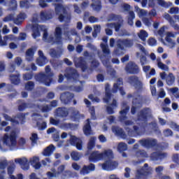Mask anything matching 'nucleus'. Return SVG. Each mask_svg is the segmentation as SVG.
<instances>
[{
	"mask_svg": "<svg viewBox=\"0 0 179 179\" xmlns=\"http://www.w3.org/2000/svg\"><path fill=\"white\" fill-rule=\"evenodd\" d=\"M45 72L46 74L41 72L36 74L34 76L35 80L39 83H43L45 86H50L52 82V76H54V73L51 72V66L50 65L45 66Z\"/></svg>",
	"mask_w": 179,
	"mask_h": 179,
	"instance_id": "1",
	"label": "nucleus"
},
{
	"mask_svg": "<svg viewBox=\"0 0 179 179\" xmlns=\"http://www.w3.org/2000/svg\"><path fill=\"white\" fill-rule=\"evenodd\" d=\"M55 38H54L53 36L48 37V32L44 31L43 36V40H46L47 43L52 44V45H54V44H57V45H62V28L59 27L55 28Z\"/></svg>",
	"mask_w": 179,
	"mask_h": 179,
	"instance_id": "2",
	"label": "nucleus"
},
{
	"mask_svg": "<svg viewBox=\"0 0 179 179\" xmlns=\"http://www.w3.org/2000/svg\"><path fill=\"white\" fill-rule=\"evenodd\" d=\"M108 19L109 21L113 20L114 22H118L108 24V27H114L115 31H120V29H121L122 26L121 23L124 22L122 17L120 15L110 13L108 15Z\"/></svg>",
	"mask_w": 179,
	"mask_h": 179,
	"instance_id": "3",
	"label": "nucleus"
},
{
	"mask_svg": "<svg viewBox=\"0 0 179 179\" xmlns=\"http://www.w3.org/2000/svg\"><path fill=\"white\" fill-rule=\"evenodd\" d=\"M17 138L16 131H11L10 136L8 134H4L3 142L6 146H15L17 144Z\"/></svg>",
	"mask_w": 179,
	"mask_h": 179,
	"instance_id": "4",
	"label": "nucleus"
},
{
	"mask_svg": "<svg viewBox=\"0 0 179 179\" xmlns=\"http://www.w3.org/2000/svg\"><path fill=\"white\" fill-rule=\"evenodd\" d=\"M27 15L26 13H20L16 18H15L13 17V14H10L8 16L5 17L3 20V22H12V20H13L15 24H20L21 23L23 22V20H24V19H26Z\"/></svg>",
	"mask_w": 179,
	"mask_h": 179,
	"instance_id": "5",
	"label": "nucleus"
},
{
	"mask_svg": "<svg viewBox=\"0 0 179 179\" xmlns=\"http://www.w3.org/2000/svg\"><path fill=\"white\" fill-rule=\"evenodd\" d=\"M126 72L130 75H138L141 72V69L136 63L134 62H129L124 68Z\"/></svg>",
	"mask_w": 179,
	"mask_h": 179,
	"instance_id": "6",
	"label": "nucleus"
},
{
	"mask_svg": "<svg viewBox=\"0 0 179 179\" xmlns=\"http://www.w3.org/2000/svg\"><path fill=\"white\" fill-rule=\"evenodd\" d=\"M138 143L143 148H146L147 149H150L152 148H156V145H157V139L156 138H143L138 141Z\"/></svg>",
	"mask_w": 179,
	"mask_h": 179,
	"instance_id": "7",
	"label": "nucleus"
},
{
	"mask_svg": "<svg viewBox=\"0 0 179 179\" xmlns=\"http://www.w3.org/2000/svg\"><path fill=\"white\" fill-rule=\"evenodd\" d=\"M64 76L68 80H73L74 82L78 81V79H79L78 71L72 67L66 69Z\"/></svg>",
	"mask_w": 179,
	"mask_h": 179,
	"instance_id": "8",
	"label": "nucleus"
},
{
	"mask_svg": "<svg viewBox=\"0 0 179 179\" xmlns=\"http://www.w3.org/2000/svg\"><path fill=\"white\" fill-rule=\"evenodd\" d=\"M128 111H129V106H127L124 109L120 111V116L119 117V121L120 122H124V125L129 126L132 125L134 122L132 120H127L128 117L127 114H128Z\"/></svg>",
	"mask_w": 179,
	"mask_h": 179,
	"instance_id": "9",
	"label": "nucleus"
},
{
	"mask_svg": "<svg viewBox=\"0 0 179 179\" xmlns=\"http://www.w3.org/2000/svg\"><path fill=\"white\" fill-rule=\"evenodd\" d=\"M128 83L134 86L138 90H141L143 87V84L139 80V77L136 76H129L128 78Z\"/></svg>",
	"mask_w": 179,
	"mask_h": 179,
	"instance_id": "10",
	"label": "nucleus"
},
{
	"mask_svg": "<svg viewBox=\"0 0 179 179\" xmlns=\"http://www.w3.org/2000/svg\"><path fill=\"white\" fill-rule=\"evenodd\" d=\"M75 94L69 92H66L60 94L59 99L63 104H69V103L73 100Z\"/></svg>",
	"mask_w": 179,
	"mask_h": 179,
	"instance_id": "11",
	"label": "nucleus"
},
{
	"mask_svg": "<svg viewBox=\"0 0 179 179\" xmlns=\"http://www.w3.org/2000/svg\"><path fill=\"white\" fill-rule=\"evenodd\" d=\"M150 115V108H144L137 115L138 121H148V117Z\"/></svg>",
	"mask_w": 179,
	"mask_h": 179,
	"instance_id": "12",
	"label": "nucleus"
},
{
	"mask_svg": "<svg viewBox=\"0 0 179 179\" xmlns=\"http://www.w3.org/2000/svg\"><path fill=\"white\" fill-rule=\"evenodd\" d=\"M70 144L71 146H76L78 150H82L83 149V141H82V139L75 136L70 138Z\"/></svg>",
	"mask_w": 179,
	"mask_h": 179,
	"instance_id": "13",
	"label": "nucleus"
},
{
	"mask_svg": "<svg viewBox=\"0 0 179 179\" xmlns=\"http://www.w3.org/2000/svg\"><path fill=\"white\" fill-rule=\"evenodd\" d=\"M117 167H118V163L111 159L106 160L102 164L103 170H114V169H117Z\"/></svg>",
	"mask_w": 179,
	"mask_h": 179,
	"instance_id": "14",
	"label": "nucleus"
},
{
	"mask_svg": "<svg viewBox=\"0 0 179 179\" xmlns=\"http://www.w3.org/2000/svg\"><path fill=\"white\" fill-rule=\"evenodd\" d=\"M100 160H103V154L99 151H94L89 156V162L92 163H96Z\"/></svg>",
	"mask_w": 179,
	"mask_h": 179,
	"instance_id": "15",
	"label": "nucleus"
},
{
	"mask_svg": "<svg viewBox=\"0 0 179 179\" xmlns=\"http://www.w3.org/2000/svg\"><path fill=\"white\" fill-rule=\"evenodd\" d=\"M68 113L69 115H70V118H71V120H74V121L80 118V113H79V110L75 107L68 108Z\"/></svg>",
	"mask_w": 179,
	"mask_h": 179,
	"instance_id": "16",
	"label": "nucleus"
},
{
	"mask_svg": "<svg viewBox=\"0 0 179 179\" xmlns=\"http://www.w3.org/2000/svg\"><path fill=\"white\" fill-rule=\"evenodd\" d=\"M15 162L20 164L22 170H29L30 166L29 165V160L26 157L17 158L15 159Z\"/></svg>",
	"mask_w": 179,
	"mask_h": 179,
	"instance_id": "17",
	"label": "nucleus"
},
{
	"mask_svg": "<svg viewBox=\"0 0 179 179\" xmlns=\"http://www.w3.org/2000/svg\"><path fill=\"white\" fill-rule=\"evenodd\" d=\"M55 114L59 118H66L69 115L68 108L59 107L55 110Z\"/></svg>",
	"mask_w": 179,
	"mask_h": 179,
	"instance_id": "18",
	"label": "nucleus"
},
{
	"mask_svg": "<svg viewBox=\"0 0 179 179\" xmlns=\"http://www.w3.org/2000/svg\"><path fill=\"white\" fill-rule=\"evenodd\" d=\"M58 174H62V178H69L71 177L72 172L71 171H65V165H60L57 169Z\"/></svg>",
	"mask_w": 179,
	"mask_h": 179,
	"instance_id": "19",
	"label": "nucleus"
},
{
	"mask_svg": "<svg viewBox=\"0 0 179 179\" xmlns=\"http://www.w3.org/2000/svg\"><path fill=\"white\" fill-rule=\"evenodd\" d=\"M150 157L152 160H154L155 162H157V160H164V159H166V157H167V153L161 152H154L151 153Z\"/></svg>",
	"mask_w": 179,
	"mask_h": 179,
	"instance_id": "20",
	"label": "nucleus"
},
{
	"mask_svg": "<svg viewBox=\"0 0 179 179\" xmlns=\"http://www.w3.org/2000/svg\"><path fill=\"white\" fill-rule=\"evenodd\" d=\"M132 104L135 106H131V113L132 115H135L136 114V109L142 107V101L138 98H134L132 101Z\"/></svg>",
	"mask_w": 179,
	"mask_h": 179,
	"instance_id": "21",
	"label": "nucleus"
},
{
	"mask_svg": "<svg viewBox=\"0 0 179 179\" xmlns=\"http://www.w3.org/2000/svg\"><path fill=\"white\" fill-rule=\"evenodd\" d=\"M83 131L85 136H90V135H93V130H92V126L90 125V119L86 120V123L83 128Z\"/></svg>",
	"mask_w": 179,
	"mask_h": 179,
	"instance_id": "22",
	"label": "nucleus"
},
{
	"mask_svg": "<svg viewBox=\"0 0 179 179\" xmlns=\"http://www.w3.org/2000/svg\"><path fill=\"white\" fill-rule=\"evenodd\" d=\"M112 132L116 134L117 136L123 138V139H125V138H127V134H125V131H124V129L118 126L112 127Z\"/></svg>",
	"mask_w": 179,
	"mask_h": 179,
	"instance_id": "23",
	"label": "nucleus"
},
{
	"mask_svg": "<svg viewBox=\"0 0 179 179\" xmlns=\"http://www.w3.org/2000/svg\"><path fill=\"white\" fill-rule=\"evenodd\" d=\"M75 65L76 68H80L83 72H85L86 69H87V63H86L85 58L82 57L78 58V61L75 63Z\"/></svg>",
	"mask_w": 179,
	"mask_h": 179,
	"instance_id": "24",
	"label": "nucleus"
},
{
	"mask_svg": "<svg viewBox=\"0 0 179 179\" xmlns=\"http://www.w3.org/2000/svg\"><path fill=\"white\" fill-rule=\"evenodd\" d=\"M96 170V165L94 164H90L88 166L84 165L83 169L80 170V174L83 176H86V174H89L90 171H94Z\"/></svg>",
	"mask_w": 179,
	"mask_h": 179,
	"instance_id": "25",
	"label": "nucleus"
},
{
	"mask_svg": "<svg viewBox=\"0 0 179 179\" xmlns=\"http://www.w3.org/2000/svg\"><path fill=\"white\" fill-rule=\"evenodd\" d=\"M116 48L113 51V54L117 57H121L125 53V48L122 46L120 43L116 42Z\"/></svg>",
	"mask_w": 179,
	"mask_h": 179,
	"instance_id": "26",
	"label": "nucleus"
},
{
	"mask_svg": "<svg viewBox=\"0 0 179 179\" xmlns=\"http://www.w3.org/2000/svg\"><path fill=\"white\" fill-rule=\"evenodd\" d=\"M38 54L39 59H36V63L39 66H44V65L47 64V57L44 56V53L42 50H38Z\"/></svg>",
	"mask_w": 179,
	"mask_h": 179,
	"instance_id": "27",
	"label": "nucleus"
},
{
	"mask_svg": "<svg viewBox=\"0 0 179 179\" xmlns=\"http://www.w3.org/2000/svg\"><path fill=\"white\" fill-rule=\"evenodd\" d=\"M117 42L126 48H131L134 45V40L132 39H119Z\"/></svg>",
	"mask_w": 179,
	"mask_h": 179,
	"instance_id": "28",
	"label": "nucleus"
},
{
	"mask_svg": "<svg viewBox=\"0 0 179 179\" xmlns=\"http://www.w3.org/2000/svg\"><path fill=\"white\" fill-rule=\"evenodd\" d=\"M164 17V19H166V20L169 22V23L171 24L172 27H173L175 30H179L178 24H176V21H174V19H173V17H171L170 14L169 13L165 14Z\"/></svg>",
	"mask_w": 179,
	"mask_h": 179,
	"instance_id": "29",
	"label": "nucleus"
},
{
	"mask_svg": "<svg viewBox=\"0 0 179 179\" xmlns=\"http://www.w3.org/2000/svg\"><path fill=\"white\" fill-rule=\"evenodd\" d=\"M30 164L36 170H38L41 167V163H40V158L38 157H32L30 159Z\"/></svg>",
	"mask_w": 179,
	"mask_h": 179,
	"instance_id": "30",
	"label": "nucleus"
},
{
	"mask_svg": "<svg viewBox=\"0 0 179 179\" xmlns=\"http://www.w3.org/2000/svg\"><path fill=\"white\" fill-rule=\"evenodd\" d=\"M148 167H149V164H145L143 167L137 170L138 178H141L143 176H149V174H150V172L147 171L146 169H148Z\"/></svg>",
	"mask_w": 179,
	"mask_h": 179,
	"instance_id": "31",
	"label": "nucleus"
},
{
	"mask_svg": "<svg viewBox=\"0 0 179 179\" xmlns=\"http://www.w3.org/2000/svg\"><path fill=\"white\" fill-rule=\"evenodd\" d=\"M93 3L91 4V8L95 12H100L101 10V1L100 0H92Z\"/></svg>",
	"mask_w": 179,
	"mask_h": 179,
	"instance_id": "32",
	"label": "nucleus"
},
{
	"mask_svg": "<svg viewBox=\"0 0 179 179\" xmlns=\"http://www.w3.org/2000/svg\"><path fill=\"white\" fill-rule=\"evenodd\" d=\"M55 150V146L54 145L50 144L48 146L43 152V155L47 157H50L52 153H54Z\"/></svg>",
	"mask_w": 179,
	"mask_h": 179,
	"instance_id": "33",
	"label": "nucleus"
},
{
	"mask_svg": "<svg viewBox=\"0 0 179 179\" xmlns=\"http://www.w3.org/2000/svg\"><path fill=\"white\" fill-rule=\"evenodd\" d=\"M40 16L41 20H50L52 19V13L48 11H41Z\"/></svg>",
	"mask_w": 179,
	"mask_h": 179,
	"instance_id": "34",
	"label": "nucleus"
},
{
	"mask_svg": "<svg viewBox=\"0 0 179 179\" xmlns=\"http://www.w3.org/2000/svg\"><path fill=\"white\" fill-rule=\"evenodd\" d=\"M55 6L56 13H61V10H62L64 15H66V13H68V12L66 11V8L64 7V5H62V3H55Z\"/></svg>",
	"mask_w": 179,
	"mask_h": 179,
	"instance_id": "35",
	"label": "nucleus"
},
{
	"mask_svg": "<svg viewBox=\"0 0 179 179\" xmlns=\"http://www.w3.org/2000/svg\"><path fill=\"white\" fill-rule=\"evenodd\" d=\"M15 169H16V165H15L13 163L7 168V173L11 179H16V177L12 175L13 173H15Z\"/></svg>",
	"mask_w": 179,
	"mask_h": 179,
	"instance_id": "36",
	"label": "nucleus"
},
{
	"mask_svg": "<svg viewBox=\"0 0 179 179\" xmlns=\"http://www.w3.org/2000/svg\"><path fill=\"white\" fill-rule=\"evenodd\" d=\"M174 82H176V77L173 73H169L166 77V84L168 86H171L174 85Z\"/></svg>",
	"mask_w": 179,
	"mask_h": 179,
	"instance_id": "37",
	"label": "nucleus"
},
{
	"mask_svg": "<svg viewBox=\"0 0 179 179\" xmlns=\"http://www.w3.org/2000/svg\"><path fill=\"white\" fill-rule=\"evenodd\" d=\"M97 138L96 136H92L90 138V141L87 143V150H92L94 146H96V140Z\"/></svg>",
	"mask_w": 179,
	"mask_h": 179,
	"instance_id": "38",
	"label": "nucleus"
},
{
	"mask_svg": "<svg viewBox=\"0 0 179 179\" xmlns=\"http://www.w3.org/2000/svg\"><path fill=\"white\" fill-rule=\"evenodd\" d=\"M32 31L34 38H37V37L40 36V28L38 27V24L32 25Z\"/></svg>",
	"mask_w": 179,
	"mask_h": 179,
	"instance_id": "39",
	"label": "nucleus"
},
{
	"mask_svg": "<svg viewBox=\"0 0 179 179\" xmlns=\"http://www.w3.org/2000/svg\"><path fill=\"white\" fill-rule=\"evenodd\" d=\"M24 87L25 90L27 92H33V90H34V87H36V84L33 81H28L25 83Z\"/></svg>",
	"mask_w": 179,
	"mask_h": 179,
	"instance_id": "40",
	"label": "nucleus"
},
{
	"mask_svg": "<svg viewBox=\"0 0 179 179\" xmlns=\"http://www.w3.org/2000/svg\"><path fill=\"white\" fill-rule=\"evenodd\" d=\"M10 79L13 85H19L20 83V74H13L10 76Z\"/></svg>",
	"mask_w": 179,
	"mask_h": 179,
	"instance_id": "41",
	"label": "nucleus"
},
{
	"mask_svg": "<svg viewBox=\"0 0 179 179\" xmlns=\"http://www.w3.org/2000/svg\"><path fill=\"white\" fill-rule=\"evenodd\" d=\"M101 155H102V159L106 157H108V159H111V157L114 156L112 150H106L103 152H101Z\"/></svg>",
	"mask_w": 179,
	"mask_h": 179,
	"instance_id": "42",
	"label": "nucleus"
},
{
	"mask_svg": "<svg viewBox=\"0 0 179 179\" xmlns=\"http://www.w3.org/2000/svg\"><path fill=\"white\" fill-rule=\"evenodd\" d=\"M71 157L73 162H79L80 160V157H82V155L76 151H73L71 153Z\"/></svg>",
	"mask_w": 179,
	"mask_h": 179,
	"instance_id": "43",
	"label": "nucleus"
},
{
	"mask_svg": "<svg viewBox=\"0 0 179 179\" xmlns=\"http://www.w3.org/2000/svg\"><path fill=\"white\" fill-rule=\"evenodd\" d=\"M138 36L142 41H146V38H148V36H149V34L146 31L141 29L140 31V33L138 34Z\"/></svg>",
	"mask_w": 179,
	"mask_h": 179,
	"instance_id": "44",
	"label": "nucleus"
},
{
	"mask_svg": "<svg viewBox=\"0 0 179 179\" xmlns=\"http://www.w3.org/2000/svg\"><path fill=\"white\" fill-rule=\"evenodd\" d=\"M157 149H160L161 150H166V149H168L169 148V143L166 142H162V143H157L156 147Z\"/></svg>",
	"mask_w": 179,
	"mask_h": 179,
	"instance_id": "45",
	"label": "nucleus"
},
{
	"mask_svg": "<svg viewBox=\"0 0 179 179\" xmlns=\"http://www.w3.org/2000/svg\"><path fill=\"white\" fill-rule=\"evenodd\" d=\"M134 19H135V13L134 11H129L127 22L130 26H134Z\"/></svg>",
	"mask_w": 179,
	"mask_h": 179,
	"instance_id": "46",
	"label": "nucleus"
},
{
	"mask_svg": "<svg viewBox=\"0 0 179 179\" xmlns=\"http://www.w3.org/2000/svg\"><path fill=\"white\" fill-rule=\"evenodd\" d=\"M149 125H151L152 129L155 134H162V131H160V129H159V126H157V123L155 122H152L149 124Z\"/></svg>",
	"mask_w": 179,
	"mask_h": 179,
	"instance_id": "47",
	"label": "nucleus"
},
{
	"mask_svg": "<svg viewBox=\"0 0 179 179\" xmlns=\"http://www.w3.org/2000/svg\"><path fill=\"white\" fill-rule=\"evenodd\" d=\"M3 117L4 120H6V121H10V122H12L13 124H19V122L17 120H16L14 118H12L10 116H9L6 113H3Z\"/></svg>",
	"mask_w": 179,
	"mask_h": 179,
	"instance_id": "48",
	"label": "nucleus"
},
{
	"mask_svg": "<svg viewBox=\"0 0 179 179\" xmlns=\"http://www.w3.org/2000/svg\"><path fill=\"white\" fill-rule=\"evenodd\" d=\"M128 149V145L125 143H120L117 145V150L119 152H125Z\"/></svg>",
	"mask_w": 179,
	"mask_h": 179,
	"instance_id": "49",
	"label": "nucleus"
},
{
	"mask_svg": "<svg viewBox=\"0 0 179 179\" xmlns=\"http://www.w3.org/2000/svg\"><path fill=\"white\" fill-rule=\"evenodd\" d=\"M34 76V73L33 72L31 73H25L22 75V79L23 80H31L33 79V77Z\"/></svg>",
	"mask_w": 179,
	"mask_h": 179,
	"instance_id": "50",
	"label": "nucleus"
},
{
	"mask_svg": "<svg viewBox=\"0 0 179 179\" xmlns=\"http://www.w3.org/2000/svg\"><path fill=\"white\" fill-rule=\"evenodd\" d=\"M136 157H148V153L143 150H139L136 152Z\"/></svg>",
	"mask_w": 179,
	"mask_h": 179,
	"instance_id": "51",
	"label": "nucleus"
},
{
	"mask_svg": "<svg viewBox=\"0 0 179 179\" xmlns=\"http://www.w3.org/2000/svg\"><path fill=\"white\" fill-rule=\"evenodd\" d=\"M105 96L106 97L103 98V101L105 103H110V100H111V96H113L111 91H106Z\"/></svg>",
	"mask_w": 179,
	"mask_h": 179,
	"instance_id": "52",
	"label": "nucleus"
},
{
	"mask_svg": "<svg viewBox=\"0 0 179 179\" xmlns=\"http://www.w3.org/2000/svg\"><path fill=\"white\" fill-rule=\"evenodd\" d=\"M29 113H19L17 115V118L20 120L22 122V124L24 123V120H26V115H27Z\"/></svg>",
	"mask_w": 179,
	"mask_h": 179,
	"instance_id": "53",
	"label": "nucleus"
},
{
	"mask_svg": "<svg viewBox=\"0 0 179 179\" xmlns=\"http://www.w3.org/2000/svg\"><path fill=\"white\" fill-rule=\"evenodd\" d=\"M101 47L102 48L103 54H110V49H108V45L104 43H101Z\"/></svg>",
	"mask_w": 179,
	"mask_h": 179,
	"instance_id": "54",
	"label": "nucleus"
},
{
	"mask_svg": "<svg viewBox=\"0 0 179 179\" xmlns=\"http://www.w3.org/2000/svg\"><path fill=\"white\" fill-rule=\"evenodd\" d=\"M157 65L158 67L162 71H169V66L163 64L162 62H159Z\"/></svg>",
	"mask_w": 179,
	"mask_h": 179,
	"instance_id": "55",
	"label": "nucleus"
},
{
	"mask_svg": "<svg viewBox=\"0 0 179 179\" xmlns=\"http://www.w3.org/2000/svg\"><path fill=\"white\" fill-rule=\"evenodd\" d=\"M30 141H31L32 143H37V141H38V135L36 133H33L30 137Z\"/></svg>",
	"mask_w": 179,
	"mask_h": 179,
	"instance_id": "56",
	"label": "nucleus"
},
{
	"mask_svg": "<svg viewBox=\"0 0 179 179\" xmlns=\"http://www.w3.org/2000/svg\"><path fill=\"white\" fill-rule=\"evenodd\" d=\"M164 136L166 138H169V136H173V131L170 129H166L164 131Z\"/></svg>",
	"mask_w": 179,
	"mask_h": 179,
	"instance_id": "57",
	"label": "nucleus"
},
{
	"mask_svg": "<svg viewBox=\"0 0 179 179\" xmlns=\"http://www.w3.org/2000/svg\"><path fill=\"white\" fill-rule=\"evenodd\" d=\"M26 56L33 58V57H34V50H33V48L28 49L26 52Z\"/></svg>",
	"mask_w": 179,
	"mask_h": 179,
	"instance_id": "58",
	"label": "nucleus"
},
{
	"mask_svg": "<svg viewBox=\"0 0 179 179\" xmlns=\"http://www.w3.org/2000/svg\"><path fill=\"white\" fill-rule=\"evenodd\" d=\"M50 55L52 58H58V52L54 48L50 49Z\"/></svg>",
	"mask_w": 179,
	"mask_h": 179,
	"instance_id": "59",
	"label": "nucleus"
},
{
	"mask_svg": "<svg viewBox=\"0 0 179 179\" xmlns=\"http://www.w3.org/2000/svg\"><path fill=\"white\" fill-rule=\"evenodd\" d=\"M148 43L149 45H151V47H153L154 45H156L157 44V41L155 38H150L148 41Z\"/></svg>",
	"mask_w": 179,
	"mask_h": 179,
	"instance_id": "60",
	"label": "nucleus"
},
{
	"mask_svg": "<svg viewBox=\"0 0 179 179\" xmlns=\"http://www.w3.org/2000/svg\"><path fill=\"white\" fill-rule=\"evenodd\" d=\"M37 126L38 127L41 131H44V129L47 128V122H43L41 124H39V123L37 122Z\"/></svg>",
	"mask_w": 179,
	"mask_h": 179,
	"instance_id": "61",
	"label": "nucleus"
},
{
	"mask_svg": "<svg viewBox=\"0 0 179 179\" xmlns=\"http://www.w3.org/2000/svg\"><path fill=\"white\" fill-rule=\"evenodd\" d=\"M71 127H72V124H71V123L64 122L61 124V128L62 129H69V128H71Z\"/></svg>",
	"mask_w": 179,
	"mask_h": 179,
	"instance_id": "62",
	"label": "nucleus"
},
{
	"mask_svg": "<svg viewBox=\"0 0 179 179\" xmlns=\"http://www.w3.org/2000/svg\"><path fill=\"white\" fill-rule=\"evenodd\" d=\"M170 125H171V128H173V129H175V131H177L178 132H179V125L177 124V123L174 122H171Z\"/></svg>",
	"mask_w": 179,
	"mask_h": 179,
	"instance_id": "63",
	"label": "nucleus"
},
{
	"mask_svg": "<svg viewBox=\"0 0 179 179\" xmlns=\"http://www.w3.org/2000/svg\"><path fill=\"white\" fill-rule=\"evenodd\" d=\"M20 8H29V2L27 1H21L20 2Z\"/></svg>",
	"mask_w": 179,
	"mask_h": 179,
	"instance_id": "64",
	"label": "nucleus"
}]
</instances>
